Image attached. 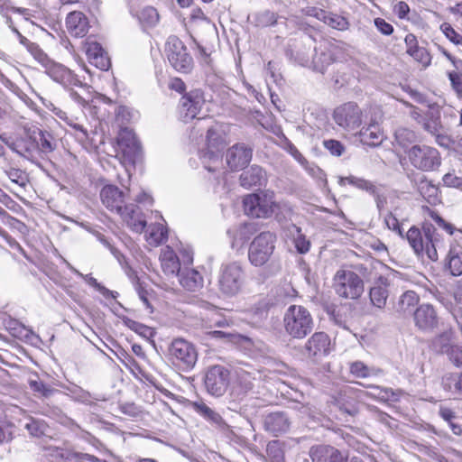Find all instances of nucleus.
Wrapping results in <instances>:
<instances>
[{
  "instance_id": "nucleus-53",
  "label": "nucleus",
  "mask_w": 462,
  "mask_h": 462,
  "mask_svg": "<svg viewBox=\"0 0 462 462\" xmlns=\"http://www.w3.org/2000/svg\"><path fill=\"white\" fill-rule=\"evenodd\" d=\"M415 60L421 63L424 67H428L431 62V57L429 51L423 47H418L415 51H412L411 53L409 54Z\"/></svg>"
},
{
  "instance_id": "nucleus-18",
  "label": "nucleus",
  "mask_w": 462,
  "mask_h": 462,
  "mask_svg": "<svg viewBox=\"0 0 462 462\" xmlns=\"http://www.w3.org/2000/svg\"><path fill=\"white\" fill-rule=\"evenodd\" d=\"M253 150L244 143L230 147L226 154V161L232 171L244 169L252 160Z\"/></svg>"
},
{
  "instance_id": "nucleus-41",
  "label": "nucleus",
  "mask_w": 462,
  "mask_h": 462,
  "mask_svg": "<svg viewBox=\"0 0 462 462\" xmlns=\"http://www.w3.org/2000/svg\"><path fill=\"white\" fill-rule=\"evenodd\" d=\"M347 182L348 184L356 187L359 189L365 190L371 195H376L377 188L370 181L356 176H348L340 179V183Z\"/></svg>"
},
{
  "instance_id": "nucleus-4",
  "label": "nucleus",
  "mask_w": 462,
  "mask_h": 462,
  "mask_svg": "<svg viewBox=\"0 0 462 462\" xmlns=\"http://www.w3.org/2000/svg\"><path fill=\"white\" fill-rule=\"evenodd\" d=\"M245 283V272L238 262L222 264L217 275V289L224 297H234L241 291Z\"/></svg>"
},
{
  "instance_id": "nucleus-23",
  "label": "nucleus",
  "mask_w": 462,
  "mask_h": 462,
  "mask_svg": "<svg viewBox=\"0 0 462 462\" xmlns=\"http://www.w3.org/2000/svg\"><path fill=\"white\" fill-rule=\"evenodd\" d=\"M66 26L72 36L84 37L88 31V21L83 13L74 11L68 14Z\"/></svg>"
},
{
  "instance_id": "nucleus-30",
  "label": "nucleus",
  "mask_w": 462,
  "mask_h": 462,
  "mask_svg": "<svg viewBox=\"0 0 462 462\" xmlns=\"http://www.w3.org/2000/svg\"><path fill=\"white\" fill-rule=\"evenodd\" d=\"M194 410L204 419L214 424L218 429L225 430L228 429V425L223 420L219 413L212 410L204 402H194Z\"/></svg>"
},
{
  "instance_id": "nucleus-64",
  "label": "nucleus",
  "mask_w": 462,
  "mask_h": 462,
  "mask_svg": "<svg viewBox=\"0 0 462 462\" xmlns=\"http://www.w3.org/2000/svg\"><path fill=\"white\" fill-rule=\"evenodd\" d=\"M410 12V7L408 4L404 1H400L394 6V13L398 15L399 18L404 19Z\"/></svg>"
},
{
  "instance_id": "nucleus-22",
  "label": "nucleus",
  "mask_w": 462,
  "mask_h": 462,
  "mask_svg": "<svg viewBox=\"0 0 462 462\" xmlns=\"http://www.w3.org/2000/svg\"><path fill=\"white\" fill-rule=\"evenodd\" d=\"M86 54L89 62L97 69L106 71L110 68V58L100 43L97 42H87Z\"/></svg>"
},
{
  "instance_id": "nucleus-54",
  "label": "nucleus",
  "mask_w": 462,
  "mask_h": 462,
  "mask_svg": "<svg viewBox=\"0 0 462 462\" xmlns=\"http://www.w3.org/2000/svg\"><path fill=\"white\" fill-rule=\"evenodd\" d=\"M206 139L208 148L218 149L219 145L222 143V138L219 135L218 132L212 127L208 129Z\"/></svg>"
},
{
  "instance_id": "nucleus-37",
  "label": "nucleus",
  "mask_w": 462,
  "mask_h": 462,
  "mask_svg": "<svg viewBox=\"0 0 462 462\" xmlns=\"http://www.w3.org/2000/svg\"><path fill=\"white\" fill-rule=\"evenodd\" d=\"M448 267L453 276L462 274V248L451 247L448 254Z\"/></svg>"
},
{
  "instance_id": "nucleus-28",
  "label": "nucleus",
  "mask_w": 462,
  "mask_h": 462,
  "mask_svg": "<svg viewBox=\"0 0 462 462\" xmlns=\"http://www.w3.org/2000/svg\"><path fill=\"white\" fill-rule=\"evenodd\" d=\"M163 273L168 276H178L181 268L177 254L170 248L164 250L160 256Z\"/></svg>"
},
{
  "instance_id": "nucleus-61",
  "label": "nucleus",
  "mask_w": 462,
  "mask_h": 462,
  "mask_svg": "<svg viewBox=\"0 0 462 462\" xmlns=\"http://www.w3.org/2000/svg\"><path fill=\"white\" fill-rule=\"evenodd\" d=\"M374 25L376 26L378 31L384 35H391L393 32V25L387 23L384 19H374Z\"/></svg>"
},
{
  "instance_id": "nucleus-39",
  "label": "nucleus",
  "mask_w": 462,
  "mask_h": 462,
  "mask_svg": "<svg viewBox=\"0 0 462 462\" xmlns=\"http://www.w3.org/2000/svg\"><path fill=\"white\" fill-rule=\"evenodd\" d=\"M139 21L144 28H153L160 20L157 10L152 6L143 8L138 15Z\"/></svg>"
},
{
  "instance_id": "nucleus-9",
  "label": "nucleus",
  "mask_w": 462,
  "mask_h": 462,
  "mask_svg": "<svg viewBox=\"0 0 462 462\" xmlns=\"http://www.w3.org/2000/svg\"><path fill=\"white\" fill-rule=\"evenodd\" d=\"M411 164L423 171L437 170L441 164V157L436 148L428 145H413L408 152Z\"/></svg>"
},
{
  "instance_id": "nucleus-57",
  "label": "nucleus",
  "mask_w": 462,
  "mask_h": 462,
  "mask_svg": "<svg viewBox=\"0 0 462 462\" xmlns=\"http://www.w3.org/2000/svg\"><path fill=\"white\" fill-rule=\"evenodd\" d=\"M448 359L457 367H462V346L454 345L448 353Z\"/></svg>"
},
{
  "instance_id": "nucleus-43",
  "label": "nucleus",
  "mask_w": 462,
  "mask_h": 462,
  "mask_svg": "<svg viewBox=\"0 0 462 462\" xmlns=\"http://www.w3.org/2000/svg\"><path fill=\"white\" fill-rule=\"evenodd\" d=\"M123 321L127 328L146 339H150L155 335L154 330L144 324L137 322L129 318H125Z\"/></svg>"
},
{
  "instance_id": "nucleus-35",
  "label": "nucleus",
  "mask_w": 462,
  "mask_h": 462,
  "mask_svg": "<svg viewBox=\"0 0 462 462\" xmlns=\"http://www.w3.org/2000/svg\"><path fill=\"white\" fill-rule=\"evenodd\" d=\"M443 388L454 394H462V374H446L441 380Z\"/></svg>"
},
{
  "instance_id": "nucleus-31",
  "label": "nucleus",
  "mask_w": 462,
  "mask_h": 462,
  "mask_svg": "<svg viewBox=\"0 0 462 462\" xmlns=\"http://www.w3.org/2000/svg\"><path fill=\"white\" fill-rule=\"evenodd\" d=\"M138 206L129 204V206L125 208V211L120 216L126 220L133 231L141 234L146 226V221L138 217Z\"/></svg>"
},
{
  "instance_id": "nucleus-8",
  "label": "nucleus",
  "mask_w": 462,
  "mask_h": 462,
  "mask_svg": "<svg viewBox=\"0 0 462 462\" xmlns=\"http://www.w3.org/2000/svg\"><path fill=\"white\" fill-rule=\"evenodd\" d=\"M172 363L182 370L194 367L198 359L195 346L183 338H175L168 348Z\"/></svg>"
},
{
  "instance_id": "nucleus-56",
  "label": "nucleus",
  "mask_w": 462,
  "mask_h": 462,
  "mask_svg": "<svg viewBox=\"0 0 462 462\" xmlns=\"http://www.w3.org/2000/svg\"><path fill=\"white\" fill-rule=\"evenodd\" d=\"M384 223L390 230H393L396 232L400 236L404 237L400 223L392 212H388L386 214L384 217Z\"/></svg>"
},
{
  "instance_id": "nucleus-58",
  "label": "nucleus",
  "mask_w": 462,
  "mask_h": 462,
  "mask_svg": "<svg viewBox=\"0 0 462 462\" xmlns=\"http://www.w3.org/2000/svg\"><path fill=\"white\" fill-rule=\"evenodd\" d=\"M119 410L122 413L130 417H137L141 413L140 408L134 402L120 403Z\"/></svg>"
},
{
  "instance_id": "nucleus-32",
  "label": "nucleus",
  "mask_w": 462,
  "mask_h": 462,
  "mask_svg": "<svg viewBox=\"0 0 462 462\" xmlns=\"http://www.w3.org/2000/svg\"><path fill=\"white\" fill-rule=\"evenodd\" d=\"M417 189L423 199L431 205L440 202L439 188L429 180L425 176L417 182Z\"/></svg>"
},
{
  "instance_id": "nucleus-11",
  "label": "nucleus",
  "mask_w": 462,
  "mask_h": 462,
  "mask_svg": "<svg viewBox=\"0 0 462 462\" xmlns=\"http://www.w3.org/2000/svg\"><path fill=\"white\" fill-rule=\"evenodd\" d=\"M273 196L267 193H253L245 196L243 200L245 213L257 218H267L272 216Z\"/></svg>"
},
{
  "instance_id": "nucleus-3",
  "label": "nucleus",
  "mask_w": 462,
  "mask_h": 462,
  "mask_svg": "<svg viewBox=\"0 0 462 462\" xmlns=\"http://www.w3.org/2000/svg\"><path fill=\"white\" fill-rule=\"evenodd\" d=\"M277 236L273 232L263 231L258 234L249 245L248 261L255 267L266 265L274 254Z\"/></svg>"
},
{
  "instance_id": "nucleus-25",
  "label": "nucleus",
  "mask_w": 462,
  "mask_h": 462,
  "mask_svg": "<svg viewBox=\"0 0 462 462\" xmlns=\"http://www.w3.org/2000/svg\"><path fill=\"white\" fill-rule=\"evenodd\" d=\"M178 276L181 286L188 291H196L203 287V276L195 269L183 268Z\"/></svg>"
},
{
  "instance_id": "nucleus-52",
  "label": "nucleus",
  "mask_w": 462,
  "mask_h": 462,
  "mask_svg": "<svg viewBox=\"0 0 462 462\" xmlns=\"http://www.w3.org/2000/svg\"><path fill=\"white\" fill-rule=\"evenodd\" d=\"M440 29L450 42L456 45H462V35L457 33L449 23H442Z\"/></svg>"
},
{
  "instance_id": "nucleus-38",
  "label": "nucleus",
  "mask_w": 462,
  "mask_h": 462,
  "mask_svg": "<svg viewBox=\"0 0 462 462\" xmlns=\"http://www.w3.org/2000/svg\"><path fill=\"white\" fill-rule=\"evenodd\" d=\"M290 233L293 236L294 245L299 254H304L310 251V242L302 234L301 228L295 224L290 225Z\"/></svg>"
},
{
  "instance_id": "nucleus-44",
  "label": "nucleus",
  "mask_w": 462,
  "mask_h": 462,
  "mask_svg": "<svg viewBox=\"0 0 462 462\" xmlns=\"http://www.w3.org/2000/svg\"><path fill=\"white\" fill-rule=\"evenodd\" d=\"M320 14L322 15V21L332 27L333 29L337 30H346L348 27V22L347 20L340 15L329 14L323 10H320Z\"/></svg>"
},
{
  "instance_id": "nucleus-13",
  "label": "nucleus",
  "mask_w": 462,
  "mask_h": 462,
  "mask_svg": "<svg viewBox=\"0 0 462 462\" xmlns=\"http://www.w3.org/2000/svg\"><path fill=\"white\" fill-rule=\"evenodd\" d=\"M412 317L415 327L421 332L431 333L439 328V314L434 306L430 303L418 306Z\"/></svg>"
},
{
  "instance_id": "nucleus-29",
  "label": "nucleus",
  "mask_w": 462,
  "mask_h": 462,
  "mask_svg": "<svg viewBox=\"0 0 462 462\" xmlns=\"http://www.w3.org/2000/svg\"><path fill=\"white\" fill-rule=\"evenodd\" d=\"M36 131L33 132V134ZM37 135H30L29 138L32 141V147L37 149L44 154L50 153L56 149V143L53 142L52 135L48 133L38 129Z\"/></svg>"
},
{
  "instance_id": "nucleus-20",
  "label": "nucleus",
  "mask_w": 462,
  "mask_h": 462,
  "mask_svg": "<svg viewBox=\"0 0 462 462\" xmlns=\"http://www.w3.org/2000/svg\"><path fill=\"white\" fill-rule=\"evenodd\" d=\"M44 67L46 68L47 74L56 82L65 87L77 86L79 84L83 87L76 75L65 66L50 60Z\"/></svg>"
},
{
  "instance_id": "nucleus-14",
  "label": "nucleus",
  "mask_w": 462,
  "mask_h": 462,
  "mask_svg": "<svg viewBox=\"0 0 462 462\" xmlns=\"http://www.w3.org/2000/svg\"><path fill=\"white\" fill-rule=\"evenodd\" d=\"M205 105L204 94L200 89L191 90L180 99V113L184 123L196 118Z\"/></svg>"
},
{
  "instance_id": "nucleus-2",
  "label": "nucleus",
  "mask_w": 462,
  "mask_h": 462,
  "mask_svg": "<svg viewBox=\"0 0 462 462\" xmlns=\"http://www.w3.org/2000/svg\"><path fill=\"white\" fill-rule=\"evenodd\" d=\"M314 319L310 310L301 305H291L286 310L282 326L284 332L292 339H303L314 328Z\"/></svg>"
},
{
  "instance_id": "nucleus-21",
  "label": "nucleus",
  "mask_w": 462,
  "mask_h": 462,
  "mask_svg": "<svg viewBox=\"0 0 462 462\" xmlns=\"http://www.w3.org/2000/svg\"><path fill=\"white\" fill-rule=\"evenodd\" d=\"M312 462H347V457L329 445H317L310 449Z\"/></svg>"
},
{
  "instance_id": "nucleus-59",
  "label": "nucleus",
  "mask_w": 462,
  "mask_h": 462,
  "mask_svg": "<svg viewBox=\"0 0 462 462\" xmlns=\"http://www.w3.org/2000/svg\"><path fill=\"white\" fill-rule=\"evenodd\" d=\"M28 51L43 66H45V64L50 61L47 55L43 52V51L39 47L38 44L33 42L32 45L29 46Z\"/></svg>"
},
{
  "instance_id": "nucleus-60",
  "label": "nucleus",
  "mask_w": 462,
  "mask_h": 462,
  "mask_svg": "<svg viewBox=\"0 0 462 462\" xmlns=\"http://www.w3.org/2000/svg\"><path fill=\"white\" fill-rule=\"evenodd\" d=\"M443 184L447 187L462 188V178L454 175L453 173H447L442 178Z\"/></svg>"
},
{
  "instance_id": "nucleus-45",
  "label": "nucleus",
  "mask_w": 462,
  "mask_h": 462,
  "mask_svg": "<svg viewBox=\"0 0 462 462\" xmlns=\"http://www.w3.org/2000/svg\"><path fill=\"white\" fill-rule=\"evenodd\" d=\"M454 345L447 334H440L434 337L431 343L432 349L441 355H448Z\"/></svg>"
},
{
  "instance_id": "nucleus-62",
  "label": "nucleus",
  "mask_w": 462,
  "mask_h": 462,
  "mask_svg": "<svg viewBox=\"0 0 462 462\" xmlns=\"http://www.w3.org/2000/svg\"><path fill=\"white\" fill-rule=\"evenodd\" d=\"M150 236L153 239V241L157 244L162 243L163 240H166L167 236L162 226L158 225L152 228L150 233Z\"/></svg>"
},
{
  "instance_id": "nucleus-55",
  "label": "nucleus",
  "mask_w": 462,
  "mask_h": 462,
  "mask_svg": "<svg viewBox=\"0 0 462 462\" xmlns=\"http://www.w3.org/2000/svg\"><path fill=\"white\" fill-rule=\"evenodd\" d=\"M448 79L451 83L453 90L456 92L457 97L462 99V79L458 73L450 71L448 73Z\"/></svg>"
},
{
  "instance_id": "nucleus-47",
  "label": "nucleus",
  "mask_w": 462,
  "mask_h": 462,
  "mask_svg": "<svg viewBox=\"0 0 462 462\" xmlns=\"http://www.w3.org/2000/svg\"><path fill=\"white\" fill-rule=\"evenodd\" d=\"M266 454L270 462H284V453L279 447L278 441H271L268 443Z\"/></svg>"
},
{
  "instance_id": "nucleus-50",
  "label": "nucleus",
  "mask_w": 462,
  "mask_h": 462,
  "mask_svg": "<svg viewBox=\"0 0 462 462\" xmlns=\"http://www.w3.org/2000/svg\"><path fill=\"white\" fill-rule=\"evenodd\" d=\"M30 387L33 392L40 393L42 396L45 398H49L55 392L53 388H51L50 385L43 383L42 381H30Z\"/></svg>"
},
{
  "instance_id": "nucleus-49",
  "label": "nucleus",
  "mask_w": 462,
  "mask_h": 462,
  "mask_svg": "<svg viewBox=\"0 0 462 462\" xmlns=\"http://www.w3.org/2000/svg\"><path fill=\"white\" fill-rule=\"evenodd\" d=\"M323 146L333 156H341L346 151V147L344 146V144L341 142L335 139L324 140Z\"/></svg>"
},
{
  "instance_id": "nucleus-5",
  "label": "nucleus",
  "mask_w": 462,
  "mask_h": 462,
  "mask_svg": "<svg viewBox=\"0 0 462 462\" xmlns=\"http://www.w3.org/2000/svg\"><path fill=\"white\" fill-rule=\"evenodd\" d=\"M117 145V156L127 171L142 161L143 151L140 142L131 129L123 128L119 132Z\"/></svg>"
},
{
  "instance_id": "nucleus-40",
  "label": "nucleus",
  "mask_w": 462,
  "mask_h": 462,
  "mask_svg": "<svg viewBox=\"0 0 462 462\" xmlns=\"http://www.w3.org/2000/svg\"><path fill=\"white\" fill-rule=\"evenodd\" d=\"M349 370L351 374L357 378H367L371 375H376L381 372L380 369L367 366L362 361L351 363Z\"/></svg>"
},
{
  "instance_id": "nucleus-36",
  "label": "nucleus",
  "mask_w": 462,
  "mask_h": 462,
  "mask_svg": "<svg viewBox=\"0 0 462 462\" xmlns=\"http://www.w3.org/2000/svg\"><path fill=\"white\" fill-rule=\"evenodd\" d=\"M277 18L278 15L270 10H263L252 14L251 17L249 16L251 23L257 27L274 25L277 23Z\"/></svg>"
},
{
  "instance_id": "nucleus-16",
  "label": "nucleus",
  "mask_w": 462,
  "mask_h": 462,
  "mask_svg": "<svg viewBox=\"0 0 462 462\" xmlns=\"http://www.w3.org/2000/svg\"><path fill=\"white\" fill-rule=\"evenodd\" d=\"M102 204L110 211L123 214L125 208L129 204L125 203V193L115 185H106L100 191Z\"/></svg>"
},
{
  "instance_id": "nucleus-19",
  "label": "nucleus",
  "mask_w": 462,
  "mask_h": 462,
  "mask_svg": "<svg viewBox=\"0 0 462 462\" xmlns=\"http://www.w3.org/2000/svg\"><path fill=\"white\" fill-rule=\"evenodd\" d=\"M391 282L388 278L379 276L369 289L368 295L371 305L380 310H383L389 297Z\"/></svg>"
},
{
  "instance_id": "nucleus-6",
  "label": "nucleus",
  "mask_w": 462,
  "mask_h": 462,
  "mask_svg": "<svg viewBox=\"0 0 462 462\" xmlns=\"http://www.w3.org/2000/svg\"><path fill=\"white\" fill-rule=\"evenodd\" d=\"M336 293L344 299L357 300L365 291L363 280L351 270H338L334 276Z\"/></svg>"
},
{
  "instance_id": "nucleus-27",
  "label": "nucleus",
  "mask_w": 462,
  "mask_h": 462,
  "mask_svg": "<svg viewBox=\"0 0 462 462\" xmlns=\"http://www.w3.org/2000/svg\"><path fill=\"white\" fill-rule=\"evenodd\" d=\"M359 137L361 143L365 145L378 146L382 143L384 135L377 124H370L360 130Z\"/></svg>"
},
{
  "instance_id": "nucleus-42",
  "label": "nucleus",
  "mask_w": 462,
  "mask_h": 462,
  "mask_svg": "<svg viewBox=\"0 0 462 462\" xmlns=\"http://www.w3.org/2000/svg\"><path fill=\"white\" fill-rule=\"evenodd\" d=\"M272 215H274L278 222L282 223L291 218L292 208L290 204L286 202H275L272 200Z\"/></svg>"
},
{
  "instance_id": "nucleus-48",
  "label": "nucleus",
  "mask_w": 462,
  "mask_h": 462,
  "mask_svg": "<svg viewBox=\"0 0 462 462\" xmlns=\"http://www.w3.org/2000/svg\"><path fill=\"white\" fill-rule=\"evenodd\" d=\"M395 138L401 145L405 146L416 140V134L412 130L400 128L395 132Z\"/></svg>"
},
{
  "instance_id": "nucleus-24",
  "label": "nucleus",
  "mask_w": 462,
  "mask_h": 462,
  "mask_svg": "<svg viewBox=\"0 0 462 462\" xmlns=\"http://www.w3.org/2000/svg\"><path fill=\"white\" fill-rule=\"evenodd\" d=\"M420 301L419 295L414 291H404L398 299L394 305L395 311L402 316H413Z\"/></svg>"
},
{
  "instance_id": "nucleus-26",
  "label": "nucleus",
  "mask_w": 462,
  "mask_h": 462,
  "mask_svg": "<svg viewBox=\"0 0 462 462\" xmlns=\"http://www.w3.org/2000/svg\"><path fill=\"white\" fill-rule=\"evenodd\" d=\"M239 180L241 186L246 189L254 186H262L266 180L265 172L262 167L253 165L248 170L243 171Z\"/></svg>"
},
{
  "instance_id": "nucleus-63",
  "label": "nucleus",
  "mask_w": 462,
  "mask_h": 462,
  "mask_svg": "<svg viewBox=\"0 0 462 462\" xmlns=\"http://www.w3.org/2000/svg\"><path fill=\"white\" fill-rule=\"evenodd\" d=\"M7 174H8L9 179L13 182H14L20 186H23V187L25 186V180L23 177L22 171H20L18 169H12L8 171Z\"/></svg>"
},
{
  "instance_id": "nucleus-15",
  "label": "nucleus",
  "mask_w": 462,
  "mask_h": 462,
  "mask_svg": "<svg viewBox=\"0 0 462 462\" xmlns=\"http://www.w3.org/2000/svg\"><path fill=\"white\" fill-rule=\"evenodd\" d=\"M330 338L325 332H315L305 342L302 353L310 359L318 360L329 353Z\"/></svg>"
},
{
  "instance_id": "nucleus-1",
  "label": "nucleus",
  "mask_w": 462,
  "mask_h": 462,
  "mask_svg": "<svg viewBox=\"0 0 462 462\" xmlns=\"http://www.w3.org/2000/svg\"><path fill=\"white\" fill-rule=\"evenodd\" d=\"M406 239L418 256L425 253L431 261L438 260L437 250L442 245V236L431 223H424L421 230L411 226L406 233Z\"/></svg>"
},
{
  "instance_id": "nucleus-7",
  "label": "nucleus",
  "mask_w": 462,
  "mask_h": 462,
  "mask_svg": "<svg viewBox=\"0 0 462 462\" xmlns=\"http://www.w3.org/2000/svg\"><path fill=\"white\" fill-rule=\"evenodd\" d=\"M168 60L171 65L182 73H189L193 68V59L187 47L177 36H170L166 43Z\"/></svg>"
},
{
  "instance_id": "nucleus-34",
  "label": "nucleus",
  "mask_w": 462,
  "mask_h": 462,
  "mask_svg": "<svg viewBox=\"0 0 462 462\" xmlns=\"http://www.w3.org/2000/svg\"><path fill=\"white\" fill-rule=\"evenodd\" d=\"M422 126L430 134H437V132H444L439 107L430 106V109L425 115Z\"/></svg>"
},
{
  "instance_id": "nucleus-17",
  "label": "nucleus",
  "mask_w": 462,
  "mask_h": 462,
  "mask_svg": "<svg viewBox=\"0 0 462 462\" xmlns=\"http://www.w3.org/2000/svg\"><path fill=\"white\" fill-rule=\"evenodd\" d=\"M291 419L285 411L270 412L263 417L264 430L274 437L287 432L291 427Z\"/></svg>"
},
{
  "instance_id": "nucleus-33",
  "label": "nucleus",
  "mask_w": 462,
  "mask_h": 462,
  "mask_svg": "<svg viewBox=\"0 0 462 462\" xmlns=\"http://www.w3.org/2000/svg\"><path fill=\"white\" fill-rule=\"evenodd\" d=\"M336 60L334 53L329 49L315 48V54L312 59L313 68L316 71L324 73L330 64Z\"/></svg>"
},
{
  "instance_id": "nucleus-10",
  "label": "nucleus",
  "mask_w": 462,
  "mask_h": 462,
  "mask_svg": "<svg viewBox=\"0 0 462 462\" xmlns=\"http://www.w3.org/2000/svg\"><path fill=\"white\" fill-rule=\"evenodd\" d=\"M230 382L229 370L221 365H215L208 367L204 375V386L207 392L216 397L224 395Z\"/></svg>"
},
{
  "instance_id": "nucleus-12",
  "label": "nucleus",
  "mask_w": 462,
  "mask_h": 462,
  "mask_svg": "<svg viewBox=\"0 0 462 462\" xmlns=\"http://www.w3.org/2000/svg\"><path fill=\"white\" fill-rule=\"evenodd\" d=\"M333 118L340 127L355 130L362 124V111L356 103L347 102L334 110Z\"/></svg>"
},
{
  "instance_id": "nucleus-51",
  "label": "nucleus",
  "mask_w": 462,
  "mask_h": 462,
  "mask_svg": "<svg viewBox=\"0 0 462 462\" xmlns=\"http://www.w3.org/2000/svg\"><path fill=\"white\" fill-rule=\"evenodd\" d=\"M66 459L68 460H76L79 461H88V462H106V460L100 459L97 457L82 452H67Z\"/></svg>"
},
{
  "instance_id": "nucleus-46",
  "label": "nucleus",
  "mask_w": 462,
  "mask_h": 462,
  "mask_svg": "<svg viewBox=\"0 0 462 462\" xmlns=\"http://www.w3.org/2000/svg\"><path fill=\"white\" fill-rule=\"evenodd\" d=\"M24 428L32 436L38 438L45 435L48 430V426L43 420L32 418L24 425Z\"/></svg>"
}]
</instances>
